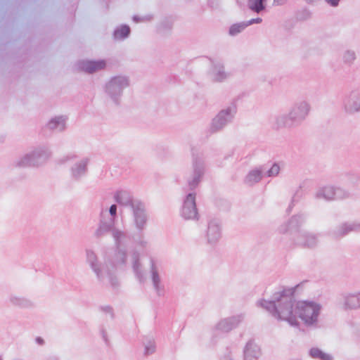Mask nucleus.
Segmentation results:
<instances>
[{"instance_id":"nucleus-1","label":"nucleus","mask_w":360,"mask_h":360,"mask_svg":"<svg viewBox=\"0 0 360 360\" xmlns=\"http://www.w3.org/2000/svg\"><path fill=\"white\" fill-rule=\"evenodd\" d=\"M298 287L299 285L284 288L274 292L271 300L261 299L257 301V305L266 309L276 319L287 321L291 326H300L299 318L306 326L317 328L321 307L314 301L297 302L294 294Z\"/></svg>"},{"instance_id":"nucleus-2","label":"nucleus","mask_w":360,"mask_h":360,"mask_svg":"<svg viewBox=\"0 0 360 360\" xmlns=\"http://www.w3.org/2000/svg\"><path fill=\"white\" fill-rule=\"evenodd\" d=\"M86 259L98 280L104 282L107 279L114 288L119 285L116 270L124 268L127 264V253L126 249L116 248L114 255L105 264L98 261L97 255L91 250H86Z\"/></svg>"},{"instance_id":"nucleus-3","label":"nucleus","mask_w":360,"mask_h":360,"mask_svg":"<svg viewBox=\"0 0 360 360\" xmlns=\"http://www.w3.org/2000/svg\"><path fill=\"white\" fill-rule=\"evenodd\" d=\"M205 172V162L193 153V172L187 184L190 193H187L181 208V216L186 220H198L199 214L196 206V193L194 191L202 181Z\"/></svg>"},{"instance_id":"nucleus-4","label":"nucleus","mask_w":360,"mask_h":360,"mask_svg":"<svg viewBox=\"0 0 360 360\" xmlns=\"http://www.w3.org/2000/svg\"><path fill=\"white\" fill-rule=\"evenodd\" d=\"M311 110V105L307 101H299L293 103L288 113L277 115L274 118L272 128L293 129L300 126L307 118Z\"/></svg>"},{"instance_id":"nucleus-5","label":"nucleus","mask_w":360,"mask_h":360,"mask_svg":"<svg viewBox=\"0 0 360 360\" xmlns=\"http://www.w3.org/2000/svg\"><path fill=\"white\" fill-rule=\"evenodd\" d=\"M51 151L46 146H39L26 153L13 162L19 168L36 167L44 165L50 158Z\"/></svg>"},{"instance_id":"nucleus-6","label":"nucleus","mask_w":360,"mask_h":360,"mask_svg":"<svg viewBox=\"0 0 360 360\" xmlns=\"http://www.w3.org/2000/svg\"><path fill=\"white\" fill-rule=\"evenodd\" d=\"M129 86V79L127 76L112 77L105 84V91L113 103L118 105L124 89Z\"/></svg>"},{"instance_id":"nucleus-7","label":"nucleus","mask_w":360,"mask_h":360,"mask_svg":"<svg viewBox=\"0 0 360 360\" xmlns=\"http://www.w3.org/2000/svg\"><path fill=\"white\" fill-rule=\"evenodd\" d=\"M133 221L139 231L145 229L148 221V214L145 204L141 200L136 201L131 207Z\"/></svg>"},{"instance_id":"nucleus-8","label":"nucleus","mask_w":360,"mask_h":360,"mask_svg":"<svg viewBox=\"0 0 360 360\" xmlns=\"http://www.w3.org/2000/svg\"><path fill=\"white\" fill-rule=\"evenodd\" d=\"M360 231V223L352 221V222H344L335 229H332L328 231L327 235L335 240H339L351 232H359Z\"/></svg>"},{"instance_id":"nucleus-9","label":"nucleus","mask_w":360,"mask_h":360,"mask_svg":"<svg viewBox=\"0 0 360 360\" xmlns=\"http://www.w3.org/2000/svg\"><path fill=\"white\" fill-rule=\"evenodd\" d=\"M343 107L348 114L360 112V88L353 89L345 96Z\"/></svg>"},{"instance_id":"nucleus-10","label":"nucleus","mask_w":360,"mask_h":360,"mask_svg":"<svg viewBox=\"0 0 360 360\" xmlns=\"http://www.w3.org/2000/svg\"><path fill=\"white\" fill-rule=\"evenodd\" d=\"M338 303L345 310H356L360 308V292H344L340 295Z\"/></svg>"},{"instance_id":"nucleus-11","label":"nucleus","mask_w":360,"mask_h":360,"mask_svg":"<svg viewBox=\"0 0 360 360\" xmlns=\"http://www.w3.org/2000/svg\"><path fill=\"white\" fill-rule=\"evenodd\" d=\"M150 274L153 288L159 297L165 294V287L162 283L161 277L159 273V269L156 264V260L153 257H150Z\"/></svg>"},{"instance_id":"nucleus-12","label":"nucleus","mask_w":360,"mask_h":360,"mask_svg":"<svg viewBox=\"0 0 360 360\" xmlns=\"http://www.w3.org/2000/svg\"><path fill=\"white\" fill-rule=\"evenodd\" d=\"M306 217L303 214L293 215L287 223L281 226L279 231L282 233L289 232L290 234L295 233L296 236L301 233L300 227L304 223Z\"/></svg>"},{"instance_id":"nucleus-13","label":"nucleus","mask_w":360,"mask_h":360,"mask_svg":"<svg viewBox=\"0 0 360 360\" xmlns=\"http://www.w3.org/2000/svg\"><path fill=\"white\" fill-rule=\"evenodd\" d=\"M319 234L303 231L299 233L293 239L294 243L296 245L302 248L313 249L315 248L319 243Z\"/></svg>"},{"instance_id":"nucleus-14","label":"nucleus","mask_w":360,"mask_h":360,"mask_svg":"<svg viewBox=\"0 0 360 360\" xmlns=\"http://www.w3.org/2000/svg\"><path fill=\"white\" fill-rule=\"evenodd\" d=\"M89 161V158H83L71 166L70 172L72 180L79 181L87 174Z\"/></svg>"},{"instance_id":"nucleus-15","label":"nucleus","mask_w":360,"mask_h":360,"mask_svg":"<svg viewBox=\"0 0 360 360\" xmlns=\"http://www.w3.org/2000/svg\"><path fill=\"white\" fill-rule=\"evenodd\" d=\"M114 228L116 227L115 226V221L112 220V217H108L106 210L102 211L98 227L95 231V236L96 238H101L108 233H112Z\"/></svg>"},{"instance_id":"nucleus-16","label":"nucleus","mask_w":360,"mask_h":360,"mask_svg":"<svg viewBox=\"0 0 360 360\" xmlns=\"http://www.w3.org/2000/svg\"><path fill=\"white\" fill-rule=\"evenodd\" d=\"M211 67L207 72V77L212 82H221L225 79L224 64L221 61L210 60Z\"/></svg>"},{"instance_id":"nucleus-17","label":"nucleus","mask_w":360,"mask_h":360,"mask_svg":"<svg viewBox=\"0 0 360 360\" xmlns=\"http://www.w3.org/2000/svg\"><path fill=\"white\" fill-rule=\"evenodd\" d=\"M106 66V63L104 60H79L77 63L78 70L84 71L85 72L92 74L98 70L104 69Z\"/></svg>"},{"instance_id":"nucleus-18","label":"nucleus","mask_w":360,"mask_h":360,"mask_svg":"<svg viewBox=\"0 0 360 360\" xmlns=\"http://www.w3.org/2000/svg\"><path fill=\"white\" fill-rule=\"evenodd\" d=\"M221 236V222L217 219H211L208 223L207 239L210 244L216 243Z\"/></svg>"},{"instance_id":"nucleus-19","label":"nucleus","mask_w":360,"mask_h":360,"mask_svg":"<svg viewBox=\"0 0 360 360\" xmlns=\"http://www.w3.org/2000/svg\"><path fill=\"white\" fill-rule=\"evenodd\" d=\"M112 237L116 248L126 249L131 239V235L127 231L121 230L119 228L113 229Z\"/></svg>"},{"instance_id":"nucleus-20","label":"nucleus","mask_w":360,"mask_h":360,"mask_svg":"<svg viewBox=\"0 0 360 360\" xmlns=\"http://www.w3.org/2000/svg\"><path fill=\"white\" fill-rule=\"evenodd\" d=\"M115 200L120 205L124 207H133L134 202L139 201L138 199H134L131 193L127 190H119L114 194Z\"/></svg>"},{"instance_id":"nucleus-21","label":"nucleus","mask_w":360,"mask_h":360,"mask_svg":"<svg viewBox=\"0 0 360 360\" xmlns=\"http://www.w3.org/2000/svg\"><path fill=\"white\" fill-rule=\"evenodd\" d=\"M67 117L64 115L56 116L51 118L46 125V127L53 131L61 132L66 128Z\"/></svg>"},{"instance_id":"nucleus-22","label":"nucleus","mask_w":360,"mask_h":360,"mask_svg":"<svg viewBox=\"0 0 360 360\" xmlns=\"http://www.w3.org/2000/svg\"><path fill=\"white\" fill-rule=\"evenodd\" d=\"M244 360H257L260 356V349L252 340H249L243 349Z\"/></svg>"},{"instance_id":"nucleus-23","label":"nucleus","mask_w":360,"mask_h":360,"mask_svg":"<svg viewBox=\"0 0 360 360\" xmlns=\"http://www.w3.org/2000/svg\"><path fill=\"white\" fill-rule=\"evenodd\" d=\"M131 266L135 276L140 282L144 279L142 264L140 262V253L136 250H133L131 252Z\"/></svg>"},{"instance_id":"nucleus-24","label":"nucleus","mask_w":360,"mask_h":360,"mask_svg":"<svg viewBox=\"0 0 360 360\" xmlns=\"http://www.w3.org/2000/svg\"><path fill=\"white\" fill-rule=\"evenodd\" d=\"M243 94L233 98L226 105V124L233 122L238 112V103L242 99Z\"/></svg>"},{"instance_id":"nucleus-25","label":"nucleus","mask_w":360,"mask_h":360,"mask_svg":"<svg viewBox=\"0 0 360 360\" xmlns=\"http://www.w3.org/2000/svg\"><path fill=\"white\" fill-rule=\"evenodd\" d=\"M263 178V169L255 168L248 172L244 179V184L248 186H252L259 183Z\"/></svg>"},{"instance_id":"nucleus-26","label":"nucleus","mask_w":360,"mask_h":360,"mask_svg":"<svg viewBox=\"0 0 360 360\" xmlns=\"http://www.w3.org/2000/svg\"><path fill=\"white\" fill-rule=\"evenodd\" d=\"M8 301L11 304L19 308L27 309L34 307V303L30 300L15 295H11Z\"/></svg>"},{"instance_id":"nucleus-27","label":"nucleus","mask_w":360,"mask_h":360,"mask_svg":"<svg viewBox=\"0 0 360 360\" xmlns=\"http://www.w3.org/2000/svg\"><path fill=\"white\" fill-rule=\"evenodd\" d=\"M225 124V110H221L213 118L210 130L212 132H217L223 129Z\"/></svg>"},{"instance_id":"nucleus-28","label":"nucleus","mask_w":360,"mask_h":360,"mask_svg":"<svg viewBox=\"0 0 360 360\" xmlns=\"http://www.w3.org/2000/svg\"><path fill=\"white\" fill-rule=\"evenodd\" d=\"M332 186H326L319 188L314 193V198L316 200H333Z\"/></svg>"},{"instance_id":"nucleus-29","label":"nucleus","mask_w":360,"mask_h":360,"mask_svg":"<svg viewBox=\"0 0 360 360\" xmlns=\"http://www.w3.org/2000/svg\"><path fill=\"white\" fill-rule=\"evenodd\" d=\"M130 32V27L127 24H123L114 30L113 38L115 40H123L129 37Z\"/></svg>"},{"instance_id":"nucleus-30","label":"nucleus","mask_w":360,"mask_h":360,"mask_svg":"<svg viewBox=\"0 0 360 360\" xmlns=\"http://www.w3.org/2000/svg\"><path fill=\"white\" fill-rule=\"evenodd\" d=\"M225 334V320L221 319L213 328L212 341L223 339Z\"/></svg>"},{"instance_id":"nucleus-31","label":"nucleus","mask_w":360,"mask_h":360,"mask_svg":"<svg viewBox=\"0 0 360 360\" xmlns=\"http://www.w3.org/2000/svg\"><path fill=\"white\" fill-rule=\"evenodd\" d=\"M309 354L310 356L313 359H316L319 360H333V357L328 354L323 352L321 349L318 347H311Z\"/></svg>"},{"instance_id":"nucleus-32","label":"nucleus","mask_w":360,"mask_h":360,"mask_svg":"<svg viewBox=\"0 0 360 360\" xmlns=\"http://www.w3.org/2000/svg\"><path fill=\"white\" fill-rule=\"evenodd\" d=\"M248 6L251 11L259 13L265 9L266 0H248Z\"/></svg>"},{"instance_id":"nucleus-33","label":"nucleus","mask_w":360,"mask_h":360,"mask_svg":"<svg viewBox=\"0 0 360 360\" xmlns=\"http://www.w3.org/2000/svg\"><path fill=\"white\" fill-rule=\"evenodd\" d=\"M332 191L333 200H342L350 196L349 192L341 187L332 186Z\"/></svg>"},{"instance_id":"nucleus-34","label":"nucleus","mask_w":360,"mask_h":360,"mask_svg":"<svg viewBox=\"0 0 360 360\" xmlns=\"http://www.w3.org/2000/svg\"><path fill=\"white\" fill-rule=\"evenodd\" d=\"M342 59L345 65L350 67L356 59V52L354 50L347 49L343 52Z\"/></svg>"},{"instance_id":"nucleus-35","label":"nucleus","mask_w":360,"mask_h":360,"mask_svg":"<svg viewBox=\"0 0 360 360\" xmlns=\"http://www.w3.org/2000/svg\"><path fill=\"white\" fill-rule=\"evenodd\" d=\"M243 319V316L242 314L233 316L226 319V332L236 328Z\"/></svg>"},{"instance_id":"nucleus-36","label":"nucleus","mask_w":360,"mask_h":360,"mask_svg":"<svg viewBox=\"0 0 360 360\" xmlns=\"http://www.w3.org/2000/svg\"><path fill=\"white\" fill-rule=\"evenodd\" d=\"M132 20L135 22H150L156 20L157 18H155V15L151 13H141V14H136L133 15Z\"/></svg>"},{"instance_id":"nucleus-37","label":"nucleus","mask_w":360,"mask_h":360,"mask_svg":"<svg viewBox=\"0 0 360 360\" xmlns=\"http://www.w3.org/2000/svg\"><path fill=\"white\" fill-rule=\"evenodd\" d=\"M143 344L144 345V354L148 356L153 354L155 352V340L152 338H146Z\"/></svg>"},{"instance_id":"nucleus-38","label":"nucleus","mask_w":360,"mask_h":360,"mask_svg":"<svg viewBox=\"0 0 360 360\" xmlns=\"http://www.w3.org/2000/svg\"><path fill=\"white\" fill-rule=\"evenodd\" d=\"M155 30L158 35L165 37L171 34L172 26V24H157Z\"/></svg>"},{"instance_id":"nucleus-39","label":"nucleus","mask_w":360,"mask_h":360,"mask_svg":"<svg viewBox=\"0 0 360 360\" xmlns=\"http://www.w3.org/2000/svg\"><path fill=\"white\" fill-rule=\"evenodd\" d=\"M250 25L251 24H232L229 28V34L231 36H236Z\"/></svg>"},{"instance_id":"nucleus-40","label":"nucleus","mask_w":360,"mask_h":360,"mask_svg":"<svg viewBox=\"0 0 360 360\" xmlns=\"http://www.w3.org/2000/svg\"><path fill=\"white\" fill-rule=\"evenodd\" d=\"M133 240L136 244L141 246V248H146L148 245V242L144 240L143 233L142 231L133 237Z\"/></svg>"},{"instance_id":"nucleus-41","label":"nucleus","mask_w":360,"mask_h":360,"mask_svg":"<svg viewBox=\"0 0 360 360\" xmlns=\"http://www.w3.org/2000/svg\"><path fill=\"white\" fill-rule=\"evenodd\" d=\"M343 176L347 181H349V182H351L353 184H355L356 183H357L360 179L359 174L357 173H355V172H347V173L345 174Z\"/></svg>"},{"instance_id":"nucleus-42","label":"nucleus","mask_w":360,"mask_h":360,"mask_svg":"<svg viewBox=\"0 0 360 360\" xmlns=\"http://www.w3.org/2000/svg\"><path fill=\"white\" fill-rule=\"evenodd\" d=\"M311 13L307 9L300 11L297 14V19L300 21H305L310 19Z\"/></svg>"},{"instance_id":"nucleus-43","label":"nucleus","mask_w":360,"mask_h":360,"mask_svg":"<svg viewBox=\"0 0 360 360\" xmlns=\"http://www.w3.org/2000/svg\"><path fill=\"white\" fill-rule=\"evenodd\" d=\"M280 167L277 163H274L271 167L266 171V175L269 177L275 176L278 174Z\"/></svg>"},{"instance_id":"nucleus-44","label":"nucleus","mask_w":360,"mask_h":360,"mask_svg":"<svg viewBox=\"0 0 360 360\" xmlns=\"http://www.w3.org/2000/svg\"><path fill=\"white\" fill-rule=\"evenodd\" d=\"M76 158H77L76 155L70 153V154H68L67 155H65L63 158H60L58 160V164H64L68 161L75 159Z\"/></svg>"},{"instance_id":"nucleus-45","label":"nucleus","mask_w":360,"mask_h":360,"mask_svg":"<svg viewBox=\"0 0 360 360\" xmlns=\"http://www.w3.org/2000/svg\"><path fill=\"white\" fill-rule=\"evenodd\" d=\"M117 207L115 204L112 205L109 208V212H108V217H112V220L115 221L117 217Z\"/></svg>"},{"instance_id":"nucleus-46","label":"nucleus","mask_w":360,"mask_h":360,"mask_svg":"<svg viewBox=\"0 0 360 360\" xmlns=\"http://www.w3.org/2000/svg\"><path fill=\"white\" fill-rule=\"evenodd\" d=\"M101 310L106 314H109L111 319H113L114 314L112 311V309L110 306H102L100 307Z\"/></svg>"},{"instance_id":"nucleus-47","label":"nucleus","mask_w":360,"mask_h":360,"mask_svg":"<svg viewBox=\"0 0 360 360\" xmlns=\"http://www.w3.org/2000/svg\"><path fill=\"white\" fill-rule=\"evenodd\" d=\"M324 1L328 5L332 7L338 6L340 1V0H324Z\"/></svg>"},{"instance_id":"nucleus-48","label":"nucleus","mask_w":360,"mask_h":360,"mask_svg":"<svg viewBox=\"0 0 360 360\" xmlns=\"http://www.w3.org/2000/svg\"><path fill=\"white\" fill-rule=\"evenodd\" d=\"M35 340L36 342L39 345H43L44 344V340L41 337H37Z\"/></svg>"},{"instance_id":"nucleus-49","label":"nucleus","mask_w":360,"mask_h":360,"mask_svg":"<svg viewBox=\"0 0 360 360\" xmlns=\"http://www.w3.org/2000/svg\"><path fill=\"white\" fill-rule=\"evenodd\" d=\"M261 21H262V20L260 18H256V19H251V20L247 21L246 22H250V23L260 22Z\"/></svg>"},{"instance_id":"nucleus-50","label":"nucleus","mask_w":360,"mask_h":360,"mask_svg":"<svg viewBox=\"0 0 360 360\" xmlns=\"http://www.w3.org/2000/svg\"><path fill=\"white\" fill-rule=\"evenodd\" d=\"M101 333H102V336H103V340H104L105 342H107V341H108V340H107V335H106V332H105L104 330H102Z\"/></svg>"},{"instance_id":"nucleus-51","label":"nucleus","mask_w":360,"mask_h":360,"mask_svg":"<svg viewBox=\"0 0 360 360\" xmlns=\"http://www.w3.org/2000/svg\"><path fill=\"white\" fill-rule=\"evenodd\" d=\"M46 360H59V358L56 356H49Z\"/></svg>"},{"instance_id":"nucleus-52","label":"nucleus","mask_w":360,"mask_h":360,"mask_svg":"<svg viewBox=\"0 0 360 360\" xmlns=\"http://www.w3.org/2000/svg\"><path fill=\"white\" fill-rule=\"evenodd\" d=\"M293 201H294V200L292 199L291 204L289 205V207L287 209V212H290L292 210V206H293V205H292Z\"/></svg>"},{"instance_id":"nucleus-53","label":"nucleus","mask_w":360,"mask_h":360,"mask_svg":"<svg viewBox=\"0 0 360 360\" xmlns=\"http://www.w3.org/2000/svg\"><path fill=\"white\" fill-rule=\"evenodd\" d=\"M274 1L277 4H282L284 3L285 0H274Z\"/></svg>"}]
</instances>
